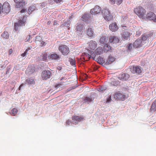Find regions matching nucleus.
I'll list each match as a JSON object with an SVG mask.
<instances>
[{
  "label": "nucleus",
  "mask_w": 156,
  "mask_h": 156,
  "mask_svg": "<svg viewBox=\"0 0 156 156\" xmlns=\"http://www.w3.org/2000/svg\"><path fill=\"white\" fill-rule=\"evenodd\" d=\"M134 13L140 18L144 19L145 17L146 11L143 7L139 6L134 9Z\"/></svg>",
  "instance_id": "nucleus-1"
},
{
  "label": "nucleus",
  "mask_w": 156,
  "mask_h": 156,
  "mask_svg": "<svg viewBox=\"0 0 156 156\" xmlns=\"http://www.w3.org/2000/svg\"><path fill=\"white\" fill-rule=\"evenodd\" d=\"M23 15H21V16H20V17H19V21L18 22L14 24L15 29L16 30H18L19 27L23 26V25H25V23L26 21L27 18L26 16L24 15H23V17H22V16Z\"/></svg>",
  "instance_id": "nucleus-2"
},
{
  "label": "nucleus",
  "mask_w": 156,
  "mask_h": 156,
  "mask_svg": "<svg viewBox=\"0 0 156 156\" xmlns=\"http://www.w3.org/2000/svg\"><path fill=\"white\" fill-rule=\"evenodd\" d=\"M102 13L105 19L107 21H110L113 18V16L108 9H103L102 10Z\"/></svg>",
  "instance_id": "nucleus-3"
},
{
  "label": "nucleus",
  "mask_w": 156,
  "mask_h": 156,
  "mask_svg": "<svg viewBox=\"0 0 156 156\" xmlns=\"http://www.w3.org/2000/svg\"><path fill=\"white\" fill-rule=\"evenodd\" d=\"M84 24L83 22H79L76 24L75 28L76 32L79 34H82L84 29Z\"/></svg>",
  "instance_id": "nucleus-4"
},
{
  "label": "nucleus",
  "mask_w": 156,
  "mask_h": 156,
  "mask_svg": "<svg viewBox=\"0 0 156 156\" xmlns=\"http://www.w3.org/2000/svg\"><path fill=\"white\" fill-rule=\"evenodd\" d=\"M58 50L62 54L64 55H67L70 52L69 47L65 45H62L58 47Z\"/></svg>",
  "instance_id": "nucleus-5"
},
{
  "label": "nucleus",
  "mask_w": 156,
  "mask_h": 156,
  "mask_svg": "<svg viewBox=\"0 0 156 156\" xmlns=\"http://www.w3.org/2000/svg\"><path fill=\"white\" fill-rule=\"evenodd\" d=\"M1 7L2 12L4 13H8L10 10V5L7 2H5L2 5Z\"/></svg>",
  "instance_id": "nucleus-6"
},
{
  "label": "nucleus",
  "mask_w": 156,
  "mask_h": 156,
  "mask_svg": "<svg viewBox=\"0 0 156 156\" xmlns=\"http://www.w3.org/2000/svg\"><path fill=\"white\" fill-rule=\"evenodd\" d=\"M132 73L134 74H139L142 72L141 67L138 66H133L130 68Z\"/></svg>",
  "instance_id": "nucleus-7"
},
{
  "label": "nucleus",
  "mask_w": 156,
  "mask_h": 156,
  "mask_svg": "<svg viewBox=\"0 0 156 156\" xmlns=\"http://www.w3.org/2000/svg\"><path fill=\"white\" fill-rule=\"evenodd\" d=\"M52 74L49 70H44L41 73V77L43 80H46L50 78Z\"/></svg>",
  "instance_id": "nucleus-8"
},
{
  "label": "nucleus",
  "mask_w": 156,
  "mask_h": 156,
  "mask_svg": "<svg viewBox=\"0 0 156 156\" xmlns=\"http://www.w3.org/2000/svg\"><path fill=\"white\" fill-rule=\"evenodd\" d=\"M126 96L122 94L119 92H116L114 95V98L118 100L124 101L126 98Z\"/></svg>",
  "instance_id": "nucleus-9"
},
{
  "label": "nucleus",
  "mask_w": 156,
  "mask_h": 156,
  "mask_svg": "<svg viewBox=\"0 0 156 156\" xmlns=\"http://www.w3.org/2000/svg\"><path fill=\"white\" fill-rule=\"evenodd\" d=\"M86 34L89 37H93L94 35V29L93 27L89 26L86 30Z\"/></svg>",
  "instance_id": "nucleus-10"
},
{
  "label": "nucleus",
  "mask_w": 156,
  "mask_h": 156,
  "mask_svg": "<svg viewBox=\"0 0 156 156\" xmlns=\"http://www.w3.org/2000/svg\"><path fill=\"white\" fill-rule=\"evenodd\" d=\"M16 3V7L17 8H23L26 5V2L23 0H14Z\"/></svg>",
  "instance_id": "nucleus-11"
},
{
  "label": "nucleus",
  "mask_w": 156,
  "mask_h": 156,
  "mask_svg": "<svg viewBox=\"0 0 156 156\" xmlns=\"http://www.w3.org/2000/svg\"><path fill=\"white\" fill-rule=\"evenodd\" d=\"M72 120L73 122L78 124L79 122L84 120V118L83 116H78L77 115H74L72 117Z\"/></svg>",
  "instance_id": "nucleus-12"
},
{
  "label": "nucleus",
  "mask_w": 156,
  "mask_h": 156,
  "mask_svg": "<svg viewBox=\"0 0 156 156\" xmlns=\"http://www.w3.org/2000/svg\"><path fill=\"white\" fill-rule=\"evenodd\" d=\"M101 11V8L98 6L96 5L90 10V13L92 14H97L100 13Z\"/></svg>",
  "instance_id": "nucleus-13"
},
{
  "label": "nucleus",
  "mask_w": 156,
  "mask_h": 156,
  "mask_svg": "<svg viewBox=\"0 0 156 156\" xmlns=\"http://www.w3.org/2000/svg\"><path fill=\"white\" fill-rule=\"evenodd\" d=\"M130 34L126 30L123 32L122 34V38L124 40H127L130 38Z\"/></svg>",
  "instance_id": "nucleus-14"
},
{
  "label": "nucleus",
  "mask_w": 156,
  "mask_h": 156,
  "mask_svg": "<svg viewBox=\"0 0 156 156\" xmlns=\"http://www.w3.org/2000/svg\"><path fill=\"white\" fill-rule=\"evenodd\" d=\"M109 28L112 32H115L118 29L119 27L117 24L116 23H114L109 25Z\"/></svg>",
  "instance_id": "nucleus-15"
},
{
  "label": "nucleus",
  "mask_w": 156,
  "mask_h": 156,
  "mask_svg": "<svg viewBox=\"0 0 156 156\" xmlns=\"http://www.w3.org/2000/svg\"><path fill=\"white\" fill-rule=\"evenodd\" d=\"M88 48L90 49L94 50L97 46V44L96 41L91 40L88 43Z\"/></svg>",
  "instance_id": "nucleus-16"
},
{
  "label": "nucleus",
  "mask_w": 156,
  "mask_h": 156,
  "mask_svg": "<svg viewBox=\"0 0 156 156\" xmlns=\"http://www.w3.org/2000/svg\"><path fill=\"white\" fill-rule=\"evenodd\" d=\"M109 41L110 43H117L119 41V39L118 37L115 36H111L109 38Z\"/></svg>",
  "instance_id": "nucleus-17"
},
{
  "label": "nucleus",
  "mask_w": 156,
  "mask_h": 156,
  "mask_svg": "<svg viewBox=\"0 0 156 156\" xmlns=\"http://www.w3.org/2000/svg\"><path fill=\"white\" fill-rule=\"evenodd\" d=\"M154 16L155 14L153 12H149L147 13V14L146 13V17H144V19L154 20Z\"/></svg>",
  "instance_id": "nucleus-18"
},
{
  "label": "nucleus",
  "mask_w": 156,
  "mask_h": 156,
  "mask_svg": "<svg viewBox=\"0 0 156 156\" xmlns=\"http://www.w3.org/2000/svg\"><path fill=\"white\" fill-rule=\"evenodd\" d=\"M142 40L141 39H137L133 43V47L135 48H140L142 46Z\"/></svg>",
  "instance_id": "nucleus-19"
},
{
  "label": "nucleus",
  "mask_w": 156,
  "mask_h": 156,
  "mask_svg": "<svg viewBox=\"0 0 156 156\" xmlns=\"http://www.w3.org/2000/svg\"><path fill=\"white\" fill-rule=\"evenodd\" d=\"M112 50V48L108 43L105 44L103 47V50L105 52H107L108 51L111 52Z\"/></svg>",
  "instance_id": "nucleus-20"
},
{
  "label": "nucleus",
  "mask_w": 156,
  "mask_h": 156,
  "mask_svg": "<svg viewBox=\"0 0 156 156\" xmlns=\"http://www.w3.org/2000/svg\"><path fill=\"white\" fill-rule=\"evenodd\" d=\"M129 77V75L127 73H124L120 75L119 77V78L122 80H127Z\"/></svg>",
  "instance_id": "nucleus-21"
},
{
  "label": "nucleus",
  "mask_w": 156,
  "mask_h": 156,
  "mask_svg": "<svg viewBox=\"0 0 156 156\" xmlns=\"http://www.w3.org/2000/svg\"><path fill=\"white\" fill-rule=\"evenodd\" d=\"M110 83L112 86H117L119 85L120 82L119 81L112 78L111 79Z\"/></svg>",
  "instance_id": "nucleus-22"
},
{
  "label": "nucleus",
  "mask_w": 156,
  "mask_h": 156,
  "mask_svg": "<svg viewBox=\"0 0 156 156\" xmlns=\"http://www.w3.org/2000/svg\"><path fill=\"white\" fill-rule=\"evenodd\" d=\"M115 60V58L111 56H109L107 59L106 64L107 65L111 64Z\"/></svg>",
  "instance_id": "nucleus-23"
},
{
  "label": "nucleus",
  "mask_w": 156,
  "mask_h": 156,
  "mask_svg": "<svg viewBox=\"0 0 156 156\" xmlns=\"http://www.w3.org/2000/svg\"><path fill=\"white\" fill-rule=\"evenodd\" d=\"M50 58L52 60H57L60 58L59 56L56 53L51 54L50 56Z\"/></svg>",
  "instance_id": "nucleus-24"
},
{
  "label": "nucleus",
  "mask_w": 156,
  "mask_h": 156,
  "mask_svg": "<svg viewBox=\"0 0 156 156\" xmlns=\"http://www.w3.org/2000/svg\"><path fill=\"white\" fill-rule=\"evenodd\" d=\"M107 40V38L106 36H104L101 37L100 39L99 42L100 43L103 44L106 43Z\"/></svg>",
  "instance_id": "nucleus-25"
},
{
  "label": "nucleus",
  "mask_w": 156,
  "mask_h": 156,
  "mask_svg": "<svg viewBox=\"0 0 156 156\" xmlns=\"http://www.w3.org/2000/svg\"><path fill=\"white\" fill-rule=\"evenodd\" d=\"M82 18L83 21H85L90 18V16L89 14H85L82 16Z\"/></svg>",
  "instance_id": "nucleus-26"
},
{
  "label": "nucleus",
  "mask_w": 156,
  "mask_h": 156,
  "mask_svg": "<svg viewBox=\"0 0 156 156\" xmlns=\"http://www.w3.org/2000/svg\"><path fill=\"white\" fill-rule=\"evenodd\" d=\"M26 82L29 84H34L35 83L34 79L32 77L27 79L26 80Z\"/></svg>",
  "instance_id": "nucleus-27"
},
{
  "label": "nucleus",
  "mask_w": 156,
  "mask_h": 156,
  "mask_svg": "<svg viewBox=\"0 0 156 156\" xmlns=\"http://www.w3.org/2000/svg\"><path fill=\"white\" fill-rule=\"evenodd\" d=\"M103 49L102 48L98 47L95 50V53L97 55H100L103 53Z\"/></svg>",
  "instance_id": "nucleus-28"
},
{
  "label": "nucleus",
  "mask_w": 156,
  "mask_h": 156,
  "mask_svg": "<svg viewBox=\"0 0 156 156\" xmlns=\"http://www.w3.org/2000/svg\"><path fill=\"white\" fill-rule=\"evenodd\" d=\"M42 40V37L40 36H37L35 37V43L37 44H39L40 43Z\"/></svg>",
  "instance_id": "nucleus-29"
},
{
  "label": "nucleus",
  "mask_w": 156,
  "mask_h": 156,
  "mask_svg": "<svg viewBox=\"0 0 156 156\" xmlns=\"http://www.w3.org/2000/svg\"><path fill=\"white\" fill-rule=\"evenodd\" d=\"M42 57V60L44 61L48 60L47 54L46 52H44L41 55Z\"/></svg>",
  "instance_id": "nucleus-30"
},
{
  "label": "nucleus",
  "mask_w": 156,
  "mask_h": 156,
  "mask_svg": "<svg viewBox=\"0 0 156 156\" xmlns=\"http://www.w3.org/2000/svg\"><path fill=\"white\" fill-rule=\"evenodd\" d=\"M150 110L151 111L156 110V100L153 103L151 107Z\"/></svg>",
  "instance_id": "nucleus-31"
},
{
  "label": "nucleus",
  "mask_w": 156,
  "mask_h": 156,
  "mask_svg": "<svg viewBox=\"0 0 156 156\" xmlns=\"http://www.w3.org/2000/svg\"><path fill=\"white\" fill-rule=\"evenodd\" d=\"M1 36L2 37L6 39L8 38L9 37L8 33L7 32H4Z\"/></svg>",
  "instance_id": "nucleus-32"
},
{
  "label": "nucleus",
  "mask_w": 156,
  "mask_h": 156,
  "mask_svg": "<svg viewBox=\"0 0 156 156\" xmlns=\"http://www.w3.org/2000/svg\"><path fill=\"white\" fill-rule=\"evenodd\" d=\"M17 112V110L16 108H14L11 110L10 114L12 116H15Z\"/></svg>",
  "instance_id": "nucleus-33"
},
{
  "label": "nucleus",
  "mask_w": 156,
  "mask_h": 156,
  "mask_svg": "<svg viewBox=\"0 0 156 156\" xmlns=\"http://www.w3.org/2000/svg\"><path fill=\"white\" fill-rule=\"evenodd\" d=\"M96 61H97L98 63L101 64H103L104 62V61L103 58H98L96 60Z\"/></svg>",
  "instance_id": "nucleus-34"
},
{
  "label": "nucleus",
  "mask_w": 156,
  "mask_h": 156,
  "mask_svg": "<svg viewBox=\"0 0 156 156\" xmlns=\"http://www.w3.org/2000/svg\"><path fill=\"white\" fill-rule=\"evenodd\" d=\"M69 60L70 62V64L72 66L75 65V61L74 58H69Z\"/></svg>",
  "instance_id": "nucleus-35"
},
{
  "label": "nucleus",
  "mask_w": 156,
  "mask_h": 156,
  "mask_svg": "<svg viewBox=\"0 0 156 156\" xmlns=\"http://www.w3.org/2000/svg\"><path fill=\"white\" fill-rule=\"evenodd\" d=\"M149 34H145L142 37V40L145 41L146 40L147 38L149 37Z\"/></svg>",
  "instance_id": "nucleus-36"
},
{
  "label": "nucleus",
  "mask_w": 156,
  "mask_h": 156,
  "mask_svg": "<svg viewBox=\"0 0 156 156\" xmlns=\"http://www.w3.org/2000/svg\"><path fill=\"white\" fill-rule=\"evenodd\" d=\"M106 89V88L105 87H104L101 86L98 88V91H99L104 92Z\"/></svg>",
  "instance_id": "nucleus-37"
},
{
  "label": "nucleus",
  "mask_w": 156,
  "mask_h": 156,
  "mask_svg": "<svg viewBox=\"0 0 156 156\" xmlns=\"http://www.w3.org/2000/svg\"><path fill=\"white\" fill-rule=\"evenodd\" d=\"M127 47L128 51H130L131 50H132L133 49V44H132L131 43L129 44L127 46Z\"/></svg>",
  "instance_id": "nucleus-38"
},
{
  "label": "nucleus",
  "mask_w": 156,
  "mask_h": 156,
  "mask_svg": "<svg viewBox=\"0 0 156 156\" xmlns=\"http://www.w3.org/2000/svg\"><path fill=\"white\" fill-rule=\"evenodd\" d=\"M35 7L34 5L30 7L28 9L29 12H30V11L32 12L34 11L35 9Z\"/></svg>",
  "instance_id": "nucleus-39"
},
{
  "label": "nucleus",
  "mask_w": 156,
  "mask_h": 156,
  "mask_svg": "<svg viewBox=\"0 0 156 156\" xmlns=\"http://www.w3.org/2000/svg\"><path fill=\"white\" fill-rule=\"evenodd\" d=\"M84 100L88 102H91L92 100V98L89 97H86L84 98Z\"/></svg>",
  "instance_id": "nucleus-40"
},
{
  "label": "nucleus",
  "mask_w": 156,
  "mask_h": 156,
  "mask_svg": "<svg viewBox=\"0 0 156 156\" xmlns=\"http://www.w3.org/2000/svg\"><path fill=\"white\" fill-rule=\"evenodd\" d=\"M64 83V82H61L59 84L56 85L55 86V87L56 89L58 88V87H61L63 85V83Z\"/></svg>",
  "instance_id": "nucleus-41"
},
{
  "label": "nucleus",
  "mask_w": 156,
  "mask_h": 156,
  "mask_svg": "<svg viewBox=\"0 0 156 156\" xmlns=\"http://www.w3.org/2000/svg\"><path fill=\"white\" fill-rule=\"evenodd\" d=\"M123 0H116V4L118 5H120L122 2Z\"/></svg>",
  "instance_id": "nucleus-42"
},
{
  "label": "nucleus",
  "mask_w": 156,
  "mask_h": 156,
  "mask_svg": "<svg viewBox=\"0 0 156 156\" xmlns=\"http://www.w3.org/2000/svg\"><path fill=\"white\" fill-rule=\"evenodd\" d=\"M46 44V43L44 41H41V42H40V46H45Z\"/></svg>",
  "instance_id": "nucleus-43"
},
{
  "label": "nucleus",
  "mask_w": 156,
  "mask_h": 156,
  "mask_svg": "<svg viewBox=\"0 0 156 156\" xmlns=\"http://www.w3.org/2000/svg\"><path fill=\"white\" fill-rule=\"evenodd\" d=\"M26 12V10L25 9H22L20 12V14L19 15H21V13H23L25 12Z\"/></svg>",
  "instance_id": "nucleus-44"
},
{
  "label": "nucleus",
  "mask_w": 156,
  "mask_h": 156,
  "mask_svg": "<svg viewBox=\"0 0 156 156\" xmlns=\"http://www.w3.org/2000/svg\"><path fill=\"white\" fill-rule=\"evenodd\" d=\"M109 1L111 4H114L115 3V0H109Z\"/></svg>",
  "instance_id": "nucleus-45"
},
{
  "label": "nucleus",
  "mask_w": 156,
  "mask_h": 156,
  "mask_svg": "<svg viewBox=\"0 0 156 156\" xmlns=\"http://www.w3.org/2000/svg\"><path fill=\"white\" fill-rule=\"evenodd\" d=\"M27 52H26V51H25V52L22 53L21 55L23 57H25L26 55L27 54Z\"/></svg>",
  "instance_id": "nucleus-46"
},
{
  "label": "nucleus",
  "mask_w": 156,
  "mask_h": 156,
  "mask_svg": "<svg viewBox=\"0 0 156 156\" xmlns=\"http://www.w3.org/2000/svg\"><path fill=\"white\" fill-rule=\"evenodd\" d=\"M53 25H58V23L57 21L56 20H55L54 22V24Z\"/></svg>",
  "instance_id": "nucleus-47"
},
{
  "label": "nucleus",
  "mask_w": 156,
  "mask_h": 156,
  "mask_svg": "<svg viewBox=\"0 0 156 156\" xmlns=\"http://www.w3.org/2000/svg\"><path fill=\"white\" fill-rule=\"evenodd\" d=\"M32 47L31 46H30V47H29L25 51L26 52H27L29 50H30L32 48Z\"/></svg>",
  "instance_id": "nucleus-48"
},
{
  "label": "nucleus",
  "mask_w": 156,
  "mask_h": 156,
  "mask_svg": "<svg viewBox=\"0 0 156 156\" xmlns=\"http://www.w3.org/2000/svg\"><path fill=\"white\" fill-rule=\"evenodd\" d=\"M54 2H56L57 3L58 2H62V0H53Z\"/></svg>",
  "instance_id": "nucleus-49"
},
{
  "label": "nucleus",
  "mask_w": 156,
  "mask_h": 156,
  "mask_svg": "<svg viewBox=\"0 0 156 156\" xmlns=\"http://www.w3.org/2000/svg\"><path fill=\"white\" fill-rule=\"evenodd\" d=\"M12 49H10L9 51V55H10L12 52Z\"/></svg>",
  "instance_id": "nucleus-50"
},
{
  "label": "nucleus",
  "mask_w": 156,
  "mask_h": 156,
  "mask_svg": "<svg viewBox=\"0 0 156 156\" xmlns=\"http://www.w3.org/2000/svg\"><path fill=\"white\" fill-rule=\"evenodd\" d=\"M67 79V78H66V77H62L61 78V80H66Z\"/></svg>",
  "instance_id": "nucleus-51"
},
{
  "label": "nucleus",
  "mask_w": 156,
  "mask_h": 156,
  "mask_svg": "<svg viewBox=\"0 0 156 156\" xmlns=\"http://www.w3.org/2000/svg\"><path fill=\"white\" fill-rule=\"evenodd\" d=\"M123 17V19L124 20H126L128 18V16L127 15H126L124 17Z\"/></svg>",
  "instance_id": "nucleus-52"
},
{
  "label": "nucleus",
  "mask_w": 156,
  "mask_h": 156,
  "mask_svg": "<svg viewBox=\"0 0 156 156\" xmlns=\"http://www.w3.org/2000/svg\"><path fill=\"white\" fill-rule=\"evenodd\" d=\"M95 55L94 54V55H92V56L91 58H93V59H94L95 58Z\"/></svg>",
  "instance_id": "nucleus-53"
},
{
  "label": "nucleus",
  "mask_w": 156,
  "mask_h": 156,
  "mask_svg": "<svg viewBox=\"0 0 156 156\" xmlns=\"http://www.w3.org/2000/svg\"><path fill=\"white\" fill-rule=\"evenodd\" d=\"M86 55H87V57L89 58V59H90L91 57V56L89 54H88Z\"/></svg>",
  "instance_id": "nucleus-54"
},
{
  "label": "nucleus",
  "mask_w": 156,
  "mask_h": 156,
  "mask_svg": "<svg viewBox=\"0 0 156 156\" xmlns=\"http://www.w3.org/2000/svg\"><path fill=\"white\" fill-rule=\"evenodd\" d=\"M2 4L0 3V14L1 13V12H2Z\"/></svg>",
  "instance_id": "nucleus-55"
},
{
  "label": "nucleus",
  "mask_w": 156,
  "mask_h": 156,
  "mask_svg": "<svg viewBox=\"0 0 156 156\" xmlns=\"http://www.w3.org/2000/svg\"><path fill=\"white\" fill-rule=\"evenodd\" d=\"M23 83H22L21 84L20 86L19 87V90H20V89H21V88L23 86Z\"/></svg>",
  "instance_id": "nucleus-56"
},
{
  "label": "nucleus",
  "mask_w": 156,
  "mask_h": 156,
  "mask_svg": "<svg viewBox=\"0 0 156 156\" xmlns=\"http://www.w3.org/2000/svg\"><path fill=\"white\" fill-rule=\"evenodd\" d=\"M57 69L59 70H60L62 69V67L60 66H58L57 67Z\"/></svg>",
  "instance_id": "nucleus-57"
},
{
  "label": "nucleus",
  "mask_w": 156,
  "mask_h": 156,
  "mask_svg": "<svg viewBox=\"0 0 156 156\" xmlns=\"http://www.w3.org/2000/svg\"><path fill=\"white\" fill-rule=\"evenodd\" d=\"M70 123H71V122L69 120H68V121H67V122H66L67 124L68 125H69Z\"/></svg>",
  "instance_id": "nucleus-58"
},
{
  "label": "nucleus",
  "mask_w": 156,
  "mask_h": 156,
  "mask_svg": "<svg viewBox=\"0 0 156 156\" xmlns=\"http://www.w3.org/2000/svg\"><path fill=\"white\" fill-rule=\"evenodd\" d=\"M111 99V98L109 97L108 99H107V101L108 102H109L110 101V100Z\"/></svg>",
  "instance_id": "nucleus-59"
},
{
  "label": "nucleus",
  "mask_w": 156,
  "mask_h": 156,
  "mask_svg": "<svg viewBox=\"0 0 156 156\" xmlns=\"http://www.w3.org/2000/svg\"><path fill=\"white\" fill-rule=\"evenodd\" d=\"M66 22H65L64 23V24H62L61 25V26H60V27H63V26L64 25H66Z\"/></svg>",
  "instance_id": "nucleus-60"
},
{
  "label": "nucleus",
  "mask_w": 156,
  "mask_h": 156,
  "mask_svg": "<svg viewBox=\"0 0 156 156\" xmlns=\"http://www.w3.org/2000/svg\"><path fill=\"white\" fill-rule=\"evenodd\" d=\"M51 23V21H48L47 23V24H48V25L50 24Z\"/></svg>",
  "instance_id": "nucleus-61"
}]
</instances>
